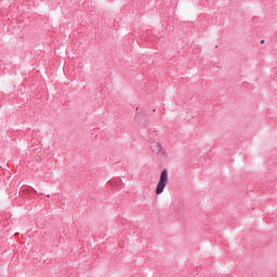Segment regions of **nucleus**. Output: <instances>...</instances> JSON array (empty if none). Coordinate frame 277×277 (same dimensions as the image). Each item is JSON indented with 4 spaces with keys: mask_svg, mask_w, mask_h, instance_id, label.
<instances>
[{
    "mask_svg": "<svg viewBox=\"0 0 277 277\" xmlns=\"http://www.w3.org/2000/svg\"><path fill=\"white\" fill-rule=\"evenodd\" d=\"M265 42V40H261V44H263Z\"/></svg>",
    "mask_w": 277,
    "mask_h": 277,
    "instance_id": "obj_3",
    "label": "nucleus"
},
{
    "mask_svg": "<svg viewBox=\"0 0 277 277\" xmlns=\"http://www.w3.org/2000/svg\"><path fill=\"white\" fill-rule=\"evenodd\" d=\"M149 148L151 153H155V155H157V157H166V148H163V145H161L159 142L151 141L149 143Z\"/></svg>",
    "mask_w": 277,
    "mask_h": 277,
    "instance_id": "obj_2",
    "label": "nucleus"
},
{
    "mask_svg": "<svg viewBox=\"0 0 277 277\" xmlns=\"http://www.w3.org/2000/svg\"><path fill=\"white\" fill-rule=\"evenodd\" d=\"M167 185H168V171L164 169L160 174V179L156 187V195L161 196V193L166 189Z\"/></svg>",
    "mask_w": 277,
    "mask_h": 277,
    "instance_id": "obj_1",
    "label": "nucleus"
}]
</instances>
